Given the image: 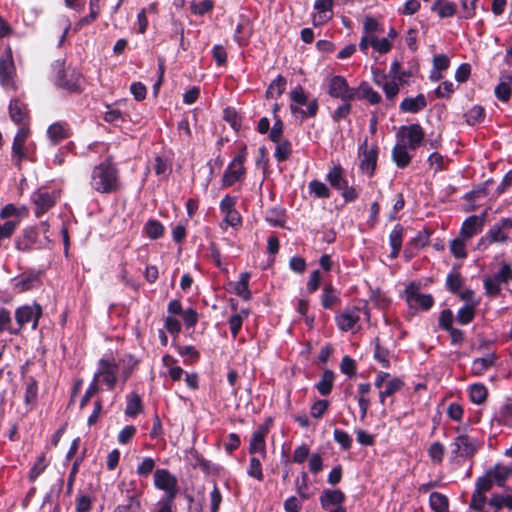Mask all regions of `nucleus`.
<instances>
[{
	"mask_svg": "<svg viewBox=\"0 0 512 512\" xmlns=\"http://www.w3.org/2000/svg\"><path fill=\"white\" fill-rule=\"evenodd\" d=\"M118 366L114 360L101 359L98 364V370L94 375L93 381L107 385L108 389H113L116 384V375Z\"/></svg>",
	"mask_w": 512,
	"mask_h": 512,
	"instance_id": "nucleus-10",
	"label": "nucleus"
},
{
	"mask_svg": "<svg viewBox=\"0 0 512 512\" xmlns=\"http://www.w3.org/2000/svg\"><path fill=\"white\" fill-rule=\"evenodd\" d=\"M408 149L409 147L404 146V144L396 143L392 150V158L399 168L406 167L411 161Z\"/></svg>",
	"mask_w": 512,
	"mask_h": 512,
	"instance_id": "nucleus-26",
	"label": "nucleus"
},
{
	"mask_svg": "<svg viewBox=\"0 0 512 512\" xmlns=\"http://www.w3.org/2000/svg\"><path fill=\"white\" fill-rule=\"evenodd\" d=\"M250 274L248 272H243L240 274L238 281L234 284V292L238 296L242 297L245 300L250 299L251 292L248 288L249 286Z\"/></svg>",
	"mask_w": 512,
	"mask_h": 512,
	"instance_id": "nucleus-32",
	"label": "nucleus"
},
{
	"mask_svg": "<svg viewBox=\"0 0 512 512\" xmlns=\"http://www.w3.org/2000/svg\"><path fill=\"white\" fill-rule=\"evenodd\" d=\"M7 331L10 334H18L19 328L12 326L10 312L5 308H0V332Z\"/></svg>",
	"mask_w": 512,
	"mask_h": 512,
	"instance_id": "nucleus-40",
	"label": "nucleus"
},
{
	"mask_svg": "<svg viewBox=\"0 0 512 512\" xmlns=\"http://www.w3.org/2000/svg\"><path fill=\"white\" fill-rule=\"evenodd\" d=\"M470 399L475 404H481L487 397V389L483 384H473L470 387Z\"/></svg>",
	"mask_w": 512,
	"mask_h": 512,
	"instance_id": "nucleus-42",
	"label": "nucleus"
},
{
	"mask_svg": "<svg viewBox=\"0 0 512 512\" xmlns=\"http://www.w3.org/2000/svg\"><path fill=\"white\" fill-rule=\"evenodd\" d=\"M247 474L258 480V481H262L263 480V472H262V466H261V461H260V458L258 457H251L250 459V463H249V467H248V470H247Z\"/></svg>",
	"mask_w": 512,
	"mask_h": 512,
	"instance_id": "nucleus-47",
	"label": "nucleus"
},
{
	"mask_svg": "<svg viewBox=\"0 0 512 512\" xmlns=\"http://www.w3.org/2000/svg\"><path fill=\"white\" fill-rule=\"evenodd\" d=\"M68 71L60 70L57 76V84L69 91H78L80 89V78L79 76L71 75V78H67Z\"/></svg>",
	"mask_w": 512,
	"mask_h": 512,
	"instance_id": "nucleus-29",
	"label": "nucleus"
},
{
	"mask_svg": "<svg viewBox=\"0 0 512 512\" xmlns=\"http://www.w3.org/2000/svg\"><path fill=\"white\" fill-rule=\"evenodd\" d=\"M283 122L278 119L274 122L271 130H270V133H269V138L273 141V142H279L280 140L283 139Z\"/></svg>",
	"mask_w": 512,
	"mask_h": 512,
	"instance_id": "nucleus-64",
	"label": "nucleus"
},
{
	"mask_svg": "<svg viewBox=\"0 0 512 512\" xmlns=\"http://www.w3.org/2000/svg\"><path fill=\"white\" fill-rule=\"evenodd\" d=\"M405 292L406 300L410 307H420L423 310H429L434 304V299L430 294L418 293L414 288L410 287Z\"/></svg>",
	"mask_w": 512,
	"mask_h": 512,
	"instance_id": "nucleus-17",
	"label": "nucleus"
},
{
	"mask_svg": "<svg viewBox=\"0 0 512 512\" xmlns=\"http://www.w3.org/2000/svg\"><path fill=\"white\" fill-rule=\"evenodd\" d=\"M145 232L150 239H158L163 235L164 227L157 220H149L145 224Z\"/></svg>",
	"mask_w": 512,
	"mask_h": 512,
	"instance_id": "nucleus-43",
	"label": "nucleus"
},
{
	"mask_svg": "<svg viewBox=\"0 0 512 512\" xmlns=\"http://www.w3.org/2000/svg\"><path fill=\"white\" fill-rule=\"evenodd\" d=\"M308 191L316 198L326 199L330 197V190L328 186L319 180L310 181L308 184Z\"/></svg>",
	"mask_w": 512,
	"mask_h": 512,
	"instance_id": "nucleus-34",
	"label": "nucleus"
},
{
	"mask_svg": "<svg viewBox=\"0 0 512 512\" xmlns=\"http://www.w3.org/2000/svg\"><path fill=\"white\" fill-rule=\"evenodd\" d=\"M496 361V355L489 353L485 357L476 358L472 363V372L476 375L484 374Z\"/></svg>",
	"mask_w": 512,
	"mask_h": 512,
	"instance_id": "nucleus-27",
	"label": "nucleus"
},
{
	"mask_svg": "<svg viewBox=\"0 0 512 512\" xmlns=\"http://www.w3.org/2000/svg\"><path fill=\"white\" fill-rule=\"evenodd\" d=\"M512 240V216L501 218L494 223L487 231L485 237H482L478 242V247L483 245L486 241L488 243H507Z\"/></svg>",
	"mask_w": 512,
	"mask_h": 512,
	"instance_id": "nucleus-2",
	"label": "nucleus"
},
{
	"mask_svg": "<svg viewBox=\"0 0 512 512\" xmlns=\"http://www.w3.org/2000/svg\"><path fill=\"white\" fill-rule=\"evenodd\" d=\"M41 316L42 307L37 303L20 306L15 311L17 328H19L20 331L25 324L31 323L32 329L35 330L38 327V322Z\"/></svg>",
	"mask_w": 512,
	"mask_h": 512,
	"instance_id": "nucleus-9",
	"label": "nucleus"
},
{
	"mask_svg": "<svg viewBox=\"0 0 512 512\" xmlns=\"http://www.w3.org/2000/svg\"><path fill=\"white\" fill-rule=\"evenodd\" d=\"M477 2L478 0H461V7L464 18L469 19L475 15Z\"/></svg>",
	"mask_w": 512,
	"mask_h": 512,
	"instance_id": "nucleus-61",
	"label": "nucleus"
},
{
	"mask_svg": "<svg viewBox=\"0 0 512 512\" xmlns=\"http://www.w3.org/2000/svg\"><path fill=\"white\" fill-rule=\"evenodd\" d=\"M444 454H445V447L442 443H440L438 441L433 442L428 449V455H429L430 459L432 460V462L437 463V464L442 462Z\"/></svg>",
	"mask_w": 512,
	"mask_h": 512,
	"instance_id": "nucleus-45",
	"label": "nucleus"
},
{
	"mask_svg": "<svg viewBox=\"0 0 512 512\" xmlns=\"http://www.w3.org/2000/svg\"><path fill=\"white\" fill-rule=\"evenodd\" d=\"M310 449L306 444H302L295 448L293 452V461L295 463H303L309 456Z\"/></svg>",
	"mask_w": 512,
	"mask_h": 512,
	"instance_id": "nucleus-60",
	"label": "nucleus"
},
{
	"mask_svg": "<svg viewBox=\"0 0 512 512\" xmlns=\"http://www.w3.org/2000/svg\"><path fill=\"white\" fill-rule=\"evenodd\" d=\"M379 29L378 21L370 16L365 17L363 23V34L368 36H376L375 33Z\"/></svg>",
	"mask_w": 512,
	"mask_h": 512,
	"instance_id": "nucleus-56",
	"label": "nucleus"
},
{
	"mask_svg": "<svg viewBox=\"0 0 512 512\" xmlns=\"http://www.w3.org/2000/svg\"><path fill=\"white\" fill-rule=\"evenodd\" d=\"M404 386L402 379L394 377L387 380L385 386L379 391V400L381 404H385L386 398L393 397Z\"/></svg>",
	"mask_w": 512,
	"mask_h": 512,
	"instance_id": "nucleus-23",
	"label": "nucleus"
},
{
	"mask_svg": "<svg viewBox=\"0 0 512 512\" xmlns=\"http://www.w3.org/2000/svg\"><path fill=\"white\" fill-rule=\"evenodd\" d=\"M433 11H437L440 18L452 17L456 13V5L452 2L437 1L432 6Z\"/></svg>",
	"mask_w": 512,
	"mask_h": 512,
	"instance_id": "nucleus-38",
	"label": "nucleus"
},
{
	"mask_svg": "<svg viewBox=\"0 0 512 512\" xmlns=\"http://www.w3.org/2000/svg\"><path fill=\"white\" fill-rule=\"evenodd\" d=\"M29 135V129L21 126L17 131L12 144V159L20 167L22 160L27 158L26 140Z\"/></svg>",
	"mask_w": 512,
	"mask_h": 512,
	"instance_id": "nucleus-14",
	"label": "nucleus"
},
{
	"mask_svg": "<svg viewBox=\"0 0 512 512\" xmlns=\"http://www.w3.org/2000/svg\"><path fill=\"white\" fill-rule=\"evenodd\" d=\"M9 114L13 122L22 126H26L28 113L25 104L17 99L11 100L9 105Z\"/></svg>",
	"mask_w": 512,
	"mask_h": 512,
	"instance_id": "nucleus-21",
	"label": "nucleus"
},
{
	"mask_svg": "<svg viewBox=\"0 0 512 512\" xmlns=\"http://www.w3.org/2000/svg\"><path fill=\"white\" fill-rule=\"evenodd\" d=\"M446 285H447V288L452 293H458L460 288L463 285V278L460 275V273H458V272L449 273L446 278Z\"/></svg>",
	"mask_w": 512,
	"mask_h": 512,
	"instance_id": "nucleus-51",
	"label": "nucleus"
},
{
	"mask_svg": "<svg viewBox=\"0 0 512 512\" xmlns=\"http://www.w3.org/2000/svg\"><path fill=\"white\" fill-rule=\"evenodd\" d=\"M426 106L427 101L425 96L418 94L416 97L405 98L400 104V109L407 113H417Z\"/></svg>",
	"mask_w": 512,
	"mask_h": 512,
	"instance_id": "nucleus-22",
	"label": "nucleus"
},
{
	"mask_svg": "<svg viewBox=\"0 0 512 512\" xmlns=\"http://www.w3.org/2000/svg\"><path fill=\"white\" fill-rule=\"evenodd\" d=\"M334 373L331 370H325L321 376L320 381L316 384L321 395H328L333 387Z\"/></svg>",
	"mask_w": 512,
	"mask_h": 512,
	"instance_id": "nucleus-35",
	"label": "nucleus"
},
{
	"mask_svg": "<svg viewBox=\"0 0 512 512\" xmlns=\"http://www.w3.org/2000/svg\"><path fill=\"white\" fill-rule=\"evenodd\" d=\"M13 64L11 60H0V82L3 86H9L12 83Z\"/></svg>",
	"mask_w": 512,
	"mask_h": 512,
	"instance_id": "nucleus-37",
	"label": "nucleus"
},
{
	"mask_svg": "<svg viewBox=\"0 0 512 512\" xmlns=\"http://www.w3.org/2000/svg\"><path fill=\"white\" fill-rule=\"evenodd\" d=\"M430 505L434 510L443 512L448 507V499L441 493L433 492L430 495Z\"/></svg>",
	"mask_w": 512,
	"mask_h": 512,
	"instance_id": "nucleus-48",
	"label": "nucleus"
},
{
	"mask_svg": "<svg viewBox=\"0 0 512 512\" xmlns=\"http://www.w3.org/2000/svg\"><path fill=\"white\" fill-rule=\"evenodd\" d=\"M135 433V426H125L118 434V442L122 445L127 444L134 437Z\"/></svg>",
	"mask_w": 512,
	"mask_h": 512,
	"instance_id": "nucleus-59",
	"label": "nucleus"
},
{
	"mask_svg": "<svg viewBox=\"0 0 512 512\" xmlns=\"http://www.w3.org/2000/svg\"><path fill=\"white\" fill-rule=\"evenodd\" d=\"M268 434V429L261 426L253 432L249 444V453H259L262 459L266 458V443L265 438Z\"/></svg>",
	"mask_w": 512,
	"mask_h": 512,
	"instance_id": "nucleus-18",
	"label": "nucleus"
},
{
	"mask_svg": "<svg viewBox=\"0 0 512 512\" xmlns=\"http://www.w3.org/2000/svg\"><path fill=\"white\" fill-rule=\"evenodd\" d=\"M49 138L52 140L53 144L58 143L62 139L66 137L65 130L60 124H52L47 131Z\"/></svg>",
	"mask_w": 512,
	"mask_h": 512,
	"instance_id": "nucleus-53",
	"label": "nucleus"
},
{
	"mask_svg": "<svg viewBox=\"0 0 512 512\" xmlns=\"http://www.w3.org/2000/svg\"><path fill=\"white\" fill-rule=\"evenodd\" d=\"M142 409L141 399L137 394H131L127 400L125 413L127 416L135 417Z\"/></svg>",
	"mask_w": 512,
	"mask_h": 512,
	"instance_id": "nucleus-44",
	"label": "nucleus"
},
{
	"mask_svg": "<svg viewBox=\"0 0 512 512\" xmlns=\"http://www.w3.org/2000/svg\"><path fill=\"white\" fill-rule=\"evenodd\" d=\"M333 0H316L313 15L314 25H323L333 17Z\"/></svg>",
	"mask_w": 512,
	"mask_h": 512,
	"instance_id": "nucleus-15",
	"label": "nucleus"
},
{
	"mask_svg": "<svg viewBox=\"0 0 512 512\" xmlns=\"http://www.w3.org/2000/svg\"><path fill=\"white\" fill-rule=\"evenodd\" d=\"M335 321L341 331L356 333L360 329V309L346 308L335 317Z\"/></svg>",
	"mask_w": 512,
	"mask_h": 512,
	"instance_id": "nucleus-12",
	"label": "nucleus"
},
{
	"mask_svg": "<svg viewBox=\"0 0 512 512\" xmlns=\"http://www.w3.org/2000/svg\"><path fill=\"white\" fill-rule=\"evenodd\" d=\"M512 92V75L504 76L500 83L495 88L496 97L503 101L507 102L510 99Z\"/></svg>",
	"mask_w": 512,
	"mask_h": 512,
	"instance_id": "nucleus-30",
	"label": "nucleus"
},
{
	"mask_svg": "<svg viewBox=\"0 0 512 512\" xmlns=\"http://www.w3.org/2000/svg\"><path fill=\"white\" fill-rule=\"evenodd\" d=\"M423 139L424 131L417 123L401 126L397 132V143L404 144L410 150L417 149Z\"/></svg>",
	"mask_w": 512,
	"mask_h": 512,
	"instance_id": "nucleus-7",
	"label": "nucleus"
},
{
	"mask_svg": "<svg viewBox=\"0 0 512 512\" xmlns=\"http://www.w3.org/2000/svg\"><path fill=\"white\" fill-rule=\"evenodd\" d=\"M510 280H512V267L509 263H504L497 273L484 279L486 294L490 297H497L502 290V286Z\"/></svg>",
	"mask_w": 512,
	"mask_h": 512,
	"instance_id": "nucleus-4",
	"label": "nucleus"
},
{
	"mask_svg": "<svg viewBox=\"0 0 512 512\" xmlns=\"http://www.w3.org/2000/svg\"><path fill=\"white\" fill-rule=\"evenodd\" d=\"M345 500V495L341 490H324L320 496V503L323 509L329 510L331 506H341Z\"/></svg>",
	"mask_w": 512,
	"mask_h": 512,
	"instance_id": "nucleus-20",
	"label": "nucleus"
},
{
	"mask_svg": "<svg viewBox=\"0 0 512 512\" xmlns=\"http://www.w3.org/2000/svg\"><path fill=\"white\" fill-rule=\"evenodd\" d=\"M153 478L155 488L165 493L164 498L169 501H174L179 493V485L176 476L167 469H157L154 472Z\"/></svg>",
	"mask_w": 512,
	"mask_h": 512,
	"instance_id": "nucleus-3",
	"label": "nucleus"
},
{
	"mask_svg": "<svg viewBox=\"0 0 512 512\" xmlns=\"http://www.w3.org/2000/svg\"><path fill=\"white\" fill-rule=\"evenodd\" d=\"M359 89L362 93V97L365 98L371 104H378L381 101L380 94L377 91L373 90L369 85L362 84Z\"/></svg>",
	"mask_w": 512,
	"mask_h": 512,
	"instance_id": "nucleus-52",
	"label": "nucleus"
},
{
	"mask_svg": "<svg viewBox=\"0 0 512 512\" xmlns=\"http://www.w3.org/2000/svg\"><path fill=\"white\" fill-rule=\"evenodd\" d=\"M90 185L96 192L102 194L115 193L121 188L118 169L110 159L93 168Z\"/></svg>",
	"mask_w": 512,
	"mask_h": 512,
	"instance_id": "nucleus-1",
	"label": "nucleus"
},
{
	"mask_svg": "<svg viewBox=\"0 0 512 512\" xmlns=\"http://www.w3.org/2000/svg\"><path fill=\"white\" fill-rule=\"evenodd\" d=\"M59 198V192L48 191L46 189H38L32 194V202L35 205L36 217H41L50 208H52L57 199Z\"/></svg>",
	"mask_w": 512,
	"mask_h": 512,
	"instance_id": "nucleus-11",
	"label": "nucleus"
},
{
	"mask_svg": "<svg viewBox=\"0 0 512 512\" xmlns=\"http://www.w3.org/2000/svg\"><path fill=\"white\" fill-rule=\"evenodd\" d=\"M403 241V227L396 225L389 235V242L392 248L390 257L396 258L401 250Z\"/></svg>",
	"mask_w": 512,
	"mask_h": 512,
	"instance_id": "nucleus-28",
	"label": "nucleus"
},
{
	"mask_svg": "<svg viewBox=\"0 0 512 512\" xmlns=\"http://www.w3.org/2000/svg\"><path fill=\"white\" fill-rule=\"evenodd\" d=\"M155 461L150 458H144L137 467V474L142 477H147L154 469Z\"/></svg>",
	"mask_w": 512,
	"mask_h": 512,
	"instance_id": "nucleus-55",
	"label": "nucleus"
},
{
	"mask_svg": "<svg viewBox=\"0 0 512 512\" xmlns=\"http://www.w3.org/2000/svg\"><path fill=\"white\" fill-rule=\"evenodd\" d=\"M15 281V288L19 292L36 289L41 285V273L35 271L24 273L23 275L17 277Z\"/></svg>",
	"mask_w": 512,
	"mask_h": 512,
	"instance_id": "nucleus-19",
	"label": "nucleus"
},
{
	"mask_svg": "<svg viewBox=\"0 0 512 512\" xmlns=\"http://www.w3.org/2000/svg\"><path fill=\"white\" fill-rule=\"evenodd\" d=\"M339 302V297L331 284L324 286L321 294V305L324 309H332Z\"/></svg>",
	"mask_w": 512,
	"mask_h": 512,
	"instance_id": "nucleus-31",
	"label": "nucleus"
},
{
	"mask_svg": "<svg viewBox=\"0 0 512 512\" xmlns=\"http://www.w3.org/2000/svg\"><path fill=\"white\" fill-rule=\"evenodd\" d=\"M475 317V304H466L460 308L456 315V320L462 324H469Z\"/></svg>",
	"mask_w": 512,
	"mask_h": 512,
	"instance_id": "nucleus-39",
	"label": "nucleus"
},
{
	"mask_svg": "<svg viewBox=\"0 0 512 512\" xmlns=\"http://www.w3.org/2000/svg\"><path fill=\"white\" fill-rule=\"evenodd\" d=\"M328 93L331 97L339 98L344 102H348L354 99L356 90L349 87L344 77L336 75L329 80Z\"/></svg>",
	"mask_w": 512,
	"mask_h": 512,
	"instance_id": "nucleus-13",
	"label": "nucleus"
},
{
	"mask_svg": "<svg viewBox=\"0 0 512 512\" xmlns=\"http://www.w3.org/2000/svg\"><path fill=\"white\" fill-rule=\"evenodd\" d=\"M485 117L484 109L481 106H473L466 114V122L469 125H475L481 122Z\"/></svg>",
	"mask_w": 512,
	"mask_h": 512,
	"instance_id": "nucleus-50",
	"label": "nucleus"
},
{
	"mask_svg": "<svg viewBox=\"0 0 512 512\" xmlns=\"http://www.w3.org/2000/svg\"><path fill=\"white\" fill-rule=\"evenodd\" d=\"M484 225V219L476 215H472L463 222L459 235L461 238L469 241L472 237L479 234Z\"/></svg>",
	"mask_w": 512,
	"mask_h": 512,
	"instance_id": "nucleus-16",
	"label": "nucleus"
},
{
	"mask_svg": "<svg viewBox=\"0 0 512 512\" xmlns=\"http://www.w3.org/2000/svg\"><path fill=\"white\" fill-rule=\"evenodd\" d=\"M326 180L336 190L346 187L347 180L344 177V170L340 165H334L327 173Z\"/></svg>",
	"mask_w": 512,
	"mask_h": 512,
	"instance_id": "nucleus-24",
	"label": "nucleus"
},
{
	"mask_svg": "<svg viewBox=\"0 0 512 512\" xmlns=\"http://www.w3.org/2000/svg\"><path fill=\"white\" fill-rule=\"evenodd\" d=\"M328 401L327 400H318L311 406V416L313 418L319 419L323 416V414L326 412L328 408Z\"/></svg>",
	"mask_w": 512,
	"mask_h": 512,
	"instance_id": "nucleus-58",
	"label": "nucleus"
},
{
	"mask_svg": "<svg viewBox=\"0 0 512 512\" xmlns=\"http://www.w3.org/2000/svg\"><path fill=\"white\" fill-rule=\"evenodd\" d=\"M453 313L449 309H445L440 313L439 326L440 328L448 331L453 328Z\"/></svg>",
	"mask_w": 512,
	"mask_h": 512,
	"instance_id": "nucleus-57",
	"label": "nucleus"
},
{
	"mask_svg": "<svg viewBox=\"0 0 512 512\" xmlns=\"http://www.w3.org/2000/svg\"><path fill=\"white\" fill-rule=\"evenodd\" d=\"M378 146L369 145L367 138L361 143L358 149L359 155V168L360 170L371 177L374 174L378 158Z\"/></svg>",
	"mask_w": 512,
	"mask_h": 512,
	"instance_id": "nucleus-6",
	"label": "nucleus"
},
{
	"mask_svg": "<svg viewBox=\"0 0 512 512\" xmlns=\"http://www.w3.org/2000/svg\"><path fill=\"white\" fill-rule=\"evenodd\" d=\"M245 159L246 152L245 149H243L233 158V160L229 163L228 167L224 171L222 177L223 187H230L244 178L246 174V169L244 167Z\"/></svg>",
	"mask_w": 512,
	"mask_h": 512,
	"instance_id": "nucleus-5",
	"label": "nucleus"
},
{
	"mask_svg": "<svg viewBox=\"0 0 512 512\" xmlns=\"http://www.w3.org/2000/svg\"><path fill=\"white\" fill-rule=\"evenodd\" d=\"M214 7V3L212 0H202L200 2H191L190 8L191 12L195 15L202 16L209 11H211Z\"/></svg>",
	"mask_w": 512,
	"mask_h": 512,
	"instance_id": "nucleus-46",
	"label": "nucleus"
},
{
	"mask_svg": "<svg viewBox=\"0 0 512 512\" xmlns=\"http://www.w3.org/2000/svg\"><path fill=\"white\" fill-rule=\"evenodd\" d=\"M221 501H222L221 492L218 489V487L216 485H214L213 490L210 493L211 512H218Z\"/></svg>",
	"mask_w": 512,
	"mask_h": 512,
	"instance_id": "nucleus-63",
	"label": "nucleus"
},
{
	"mask_svg": "<svg viewBox=\"0 0 512 512\" xmlns=\"http://www.w3.org/2000/svg\"><path fill=\"white\" fill-rule=\"evenodd\" d=\"M286 88V79L282 76H278L269 85L266 96L267 98L276 99L278 98Z\"/></svg>",
	"mask_w": 512,
	"mask_h": 512,
	"instance_id": "nucleus-36",
	"label": "nucleus"
},
{
	"mask_svg": "<svg viewBox=\"0 0 512 512\" xmlns=\"http://www.w3.org/2000/svg\"><path fill=\"white\" fill-rule=\"evenodd\" d=\"M47 466V462L44 455L38 457L37 461L34 463L33 467L30 470L29 477L32 481H34L45 469Z\"/></svg>",
	"mask_w": 512,
	"mask_h": 512,
	"instance_id": "nucleus-54",
	"label": "nucleus"
},
{
	"mask_svg": "<svg viewBox=\"0 0 512 512\" xmlns=\"http://www.w3.org/2000/svg\"><path fill=\"white\" fill-rule=\"evenodd\" d=\"M450 447L454 458L466 459L475 454L478 449V442L467 434H460L453 440Z\"/></svg>",
	"mask_w": 512,
	"mask_h": 512,
	"instance_id": "nucleus-8",
	"label": "nucleus"
},
{
	"mask_svg": "<svg viewBox=\"0 0 512 512\" xmlns=\"http://www.w3.org/2000/svg\"><path fill=\"white\" fill-rule=\"evenodd\" d=\"M228 323L231 334L235 338L242 327L243 317L240 314H234L230 316Z\"/></svg>",
	"mask_w": 512,
	"mask_h": 512,
	"instance_id": "nucleus-62",
	"label": "nucleus"
},
{
	"mask_svg": "<svg viewBox=\"0 0 512 512\" xmlns=\"http://www.w3.org/2000/svg\"><path fill=\"white\" fill-rule=\"evenodd\" d=\"M38 235L37 229L33 227L25 229L22 238L16 242V248L20 251L30 250L38 242Z\"/></svg>",
	"mask_w": 512,
	"mask_h": 512,
	"instance_id": "nucleus-25",
	"label": "nucleus"
},
{
	"mask_svg": "<svg viewBox=\"0 0 512 512\" xmlns=\"http://www.w3.org/2000/svg\"><path fill=\"white\" fill-rule=\"evenodd\" d=\"M334 440L341 446L343 450H349L352 446L351 436L341 429H335L333 432Z\"/></svg>",
	"mask_w": 512,
	"mask_h": 512,
	"instance_id": "nucleus-49",
	"label": "nucleus"
},
{
	"mask_svg": "<svg viewBox=\"0 0 512 512\" xmlns=\"http://www.w3.org/2000/svg\"><path fill=\"white\" fill-rule=\"evenodd\" d=\"M275 152L274 156L278 162H283L287 160L292 154V144L287 139H282L279 142H275Z\"/></svg>",
	"mask_w": 512,
	"mask_h": 512,
	"instance_id": "nucleus-33",
	"label": "nucleus"
},
{
	"mask_svg": "<svg viewBox=\"0 0 512 512\" xmlns=\"http://www.w3.org/2000/svg\"><path fill=\"white\" fill-rule=\"evenodd\" d=\"M468 241L458 236L450 243V251L455 258L463 259L467 257L466 244Z\"/></svg>",
	"mask_w": 512,
	"mask_h": 512,
	"instance_id": "nucleus-41",
	"label": "nucleus"
}]
</instances>
